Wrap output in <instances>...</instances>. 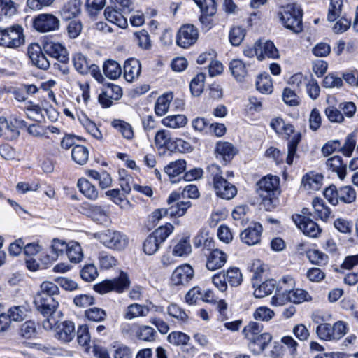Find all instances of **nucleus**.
<instances>
[{
    "mask_svg": "<svg viewBox=\"0 0 358 358\" xmlns=\"http://www.w3.org/2000/svg\"><path fill=\"white\" fill-rule=\"evenodd\" d=\"M257 193L262 199V203L266 210H272L278 203L280 193L279 178L276 176H266L257 183Z\"/></svg>",
    "mask_w": 358,
    "mask_h": 358,
    "instance_id": "nucleus-1",
    "label": "nucleus"
},
{
    "mask_svg": "<svg viewBox=\"0 0 358 358\" xmlns=\"http://www.w3.org/2000/svg\"><path fill=\"white\" fill-rule=\"evenodd\" d=\"M280 20L284 26L294 33L302 31V10L295 3L288 4L283 7L280 13Z\"/></svg>",
    "mask_w": 358,
    "mask_h": 358,
    "instance_id": "nucleus-2",
    "label": "nucleus"
},
{
    "mask_svg": "<svg viewBox=\"0 0 358 358\" xmlns=\"http://www.w3.org/2000/svg\"><path fill=\"white\" fill-rule=\"evenodd\" d=\"M24 43L23 29L13 25L5 29L0 28V45L8 48H17Z\"/></svg>",
    "mask_w": 358,
    "mask_h": 358,
    "instance_id": "nucleus-3",
    "label": "nucleus"
},
{
    "mask_svg": "<svg viewBox=\"0 0 358 358\" xmlns=\"http://www.w3.org/2000/svg\"><path fill=\"white\" fill-rule=\"evenodd\" d=\"M273 303L276 306H282L287 302H292L293 303H301L304 301H310L312 297L309 293L302 289H295L288 290L285 289V291L280 292L278 290L275 295L273 297Z\"/></svg>",
    "mask_w": 358,
    "mask_h": 358,
    "instance_id": "nucleus-4",
    "label": "nucleus"
},
{
    "mask_svg": "<svg viewBox=\"0 0 358 358\" xmlns=\"http://www.w3.org/2000/svg\"><path fill=\"white\" fill-rule=\"evenodd\" d=\"M96 237L106 248L121 250L128 244L127 236L117 231L107 229L96 234Z\"/></svg>",
    "mask_w": 358,
    "mask_h": 358,
    "instance_id": "nucleus-5",
    "label": "nucleus"
},
{
    "mask_svg": "<svg viewBox=\"0 0 358 358\" xmlns=\"http://www.w3.org/2000/svg\"><path fill=\"white\" fill-rule=\"evenodd\" d=\"M130 281L128 275L122 272L117 278L106 280L94 285V290L99 294H106L111 291L118 293L123 292L129 287Z\"/></svg>",
    "mask_w": 358,
    "mask_h": 358,
    "instance_id": "nucleus-6",
    "label": "nucleus"
},
{
    "mask_svg": "<svg viewBox=\"0 0 358 358\" xmlns=\"http://www.w3.org/2000/svg\"><path fill=\"white\" fill-rule=\"evenodd\" d=\"M199 38V31L193 24H186L182 25L178 31L176 43L183 48H187L194 45Z\"/></svg>",
    "mask_w": 358,
    "mask_h": 358,
    "instance_id": "nucleus-7",
    "label": "nucleus"
},
{
    "mask_svg": "<svg viewBox=\"0 0 358 358\" xmlns=\"http://www.w3.org/2000/svg\"><path fill=\"white\" fill-rule=\"evenodd\" d=\"M180 194L176 192H172L169 196L167 203L169 206L167 209L169 216L171 217H182L192 206L190 201H180Z\"/></svg>",
    "mask_w": 358,
    "mask_h": 358,
    "instance_id": "nucleus-8",
    "label": "nucleus"
},
{
    "mask_svg": "<svg viewBox=\"0 0 358 358\" xmlns=\"http://www.w3.org/2000/svg\"><path fill=\"white\" fill-rule=\"evenodd\" d=\"M59 24V19L50 13L40 14L34 20V27L41 32L57 30Z\"/></svg>",
    "mask_w": 358,
    "mask_h": 358,
    "instance_id": "nucleus-9",
    "label": "nucleus"
},
{
    "mask_svg": "<svg viewBox=\"0 0 358 358\" xmlns=\"http://www.w3.org/2000/svg\"><path fill=\"white\" fill-rule=\"evenodd\" d=\"M292 220L304 234L316 238L321 233V229L318 224L310 217L299 214L292 215Z\"/></svg>",
    "mask_w": 358,
    "mask_h": 358,
    "instance_id": "nucleus-10",
    "label": "nucleus"
},
{
    "mask_svg": "<svg viewBox=\"0 0 358 358\" xmlns=\"http://www.w3.org/2000/svg\"><path fill=\"white\" fill-rule=\"evenodd\" d=\"M281 134H284L287 137H289L292 134H294L288 143L287 156L286 158V162L289 165H292L293 163L294 157L296 155L298 144L301 141V136L300 133L294 134L293 125L286 123L285 124L283 129H282Z\"/></svg>",
    "mask_w": 358,
    "mask_h": 358,
    "instance_id": "nucleus-11",
    "label": "nucleus"
},
{
    "mask_svg": "<svg viewBox=\"0 0 358 358\" xmlns=\"http://www.w3.org/2000/svg\"><path fill=\"white\" fill-rule=\"evenodd\" d=\"M34 303L36 310L43 316L54 313L58 307L59 303L55 297L47 296L43 294L36 295Z\"/></svg>",
    "mask_w": 358,
    "mask_h": 358,
    "instance_id": "nucleus-12",
    "label": "nucleus"
},
{
    "mask_svg": "<svg viewBox=\"0 0 358 358\" xmlns=\"http://www.w3.org/2000/svg\"><path fill=\"white\" fill-rule=\"evenodd\" d=\"M27 55L32 64L41 69H48L50 62L42 52L41 46L38 43H31L27 48Z\"/></svg>",
    "mask_w": 358,
    "mask_h": 358,
    "instance_id": "nucleus-13",
    "label": "nucleus"
},
{
    "mask_svg": "<svg viewBox=\"0 0 358 358\" xmlns=\"http://www.w3.org/2000/svg\"><path fill=\"white\" fill-rule=\"evenodd\" d=\"M45 52L62 63L69 61V53L66 48L59 43L46 42L43 45Z\"/></svg>",
    "mask_w": 358,
    "mask_h": 358,
    "instance_id": "nucleus-14",
    "label": "nucleus"
},
{
    "mask_svg": "<svg viewBox=\"0 0 358 358\" xmlns=\"http://www.w3.org/2000/svg\"><path fill=\"white\" fill-rule=\"evenodd\" d=\"M262 233V225L259 223H255L243 231L240 234V238L243 243L248 245H254L260 242Z\"/></svg>",
    "mask_w": 358,
    "mask_h": 358,
    "instance_id": "nucleus-15",
    "label": "nucleus"
},
{
    "mask_svg": "<svg viewBox=\"0 0 358 358\" xmlns=\"http://www.w3.org/2000/svg\"><path fill=\"white\" fill-rule=\"evenodd\" d=\"M258 51V60L262 61L265 58L278 59L280 56L279 52L271 41H257Z\"/></svg>",
    "mask_w": 358,
    "mask_h": 358,
    "instance_id": "nucleus-16",
    "label": "nucleus"
},
{
    "mask_svg": "<svg viewBox=\"0 0 358 358\" xmlns=\"http://www.w3.org/2000/svg\"><path fill=\"white\" fill-rule=\"evenodd\" d=\"M194 277V270L188 264L177 267L172 273L171 281L175 285H185Z\"/></svg>",
    "mask_w": 358,
    "mask_h": 358,
    "instance_id": "nucleus-17",
    "label": "nucleus"
},
{
    "mask_svg": "<svg viewBox=\"0 0 358 358\" xmlns=\"http://www.w3.org/2000/svg\"><path fill=\"white\" fill-rule=\"evenodd\" d=\"M213 185L216 195L223 199L230 200L237 194L236 187L224 178Z\"/></svg>",
    "mask_w": 358,
    "mask_h": 358,
    "instance_id": "nucleus-18",
    "label": "nucleus"
},
{
    "mask_svg": "<svg viewBox=\"0 0 358 358\" xmlns=\"http://www.w3.org/2000/svg\"><path fill=\"white\" fill-rule=\"evenodd\" d=\"M55 337L63 343L70 342L75 336V325L71 321L61 322L55 329Z\"/></svg>",
    "mask_w": 358,
    "mask_h": 358,
    "instance_id": "nucleus-19",
    "label": "nucleus"
},
{
    "mask_svg": "<svg viewBox=\"0 0 358 358\" xmlns=\"http://www.w3.org/2000/svg\"><path fill=\"white\" fill-rule=\"evenodd\" d=\"M82 208L85 210V214L98 224H105L108 222V213L101 206L85 203Z\"/></svg>",
    "mask_w": 358,
    "mask_h": 358,
    "instance_id": "nucleus-20",
    "label": "nucleus"
},
{
    "mask_svg": "<svg viewBox=\"0 0 358 358\" xmlns=\"http://www.w3.org/2000/svg\"><path fill=\"white\" fill-rule=\"evenodd\" d=\"M272 336L268 333H262L253 339L249 340L248 348L255 355H260L271 343Z\"/></svg>",
    "mask_w": 358,
    "mask_h": 358,
    "instance_id": "nucleus-21",
    "label": "nucleus"
},
{
    "mask_svg": "<svg viewBox=\"0 0 358 358\" xmlns=\"http://www.w3.org/2000/svg\"><path fill=\"white\" fill-rule=\"evenodd\" d=\"M67 248L68 243L66 241L59 238H53L50 245L52 254L51 255H45V259H41L42 262L45 264H48L49 263L57 260L59 256L64 254V251L66 252Z\"/></svg>",
    "mask_w": 358,
    "mask_h": 358,
    "instance_id": "nucleus-22",
    "label": "nucleus"
},
{
    "mask_svg": "<svg viewBox=\"0 0 358 358\" xmlns=\"http://www.w3.org/2000/svg\"><path fill=\"white\" fill-rule=\"evenodd\" d=\"M227 259V255L223 251L213 250L207 257L206 268L210 271L219 269L225 264Z\"/></svg>",
    "mask_w": 358,
    "mask_h": 358,
    "instance_id": "nucleus-23",
    "label": "nucleus"
},
{
    "mask_svg": "<svg viewBox=\"0 0 358 358\" xmlns=\"http://www.w3.org/2000/svg\"><path fill=\"white\" fill-rule=\"evenodd\" d=\"M80 0H70L66 3L61 10L59 14L64 20H69L78 17L81 12Z\"/></svg>",
    "mask_w": 358,
    "mask_h": 358,
    "instance_id": "nucleus-24",
    "label": "nucleus"
},
{
    "mask_svg": "<svg viewBox=\"0 0 358 358\" xmlns=\"http://www.w3.org/2000/svg\"><path fill=\"white\" fill-rule=\"evenodd\" d=\"M126 14L120 12L119 9L115 7L108 6L104 10L106 20L122 29L126 28L128 25Z\"/></svg>",
    "mask_w": 358,
    "mask_h": 358,
    "instance_id": "nucleus-25",
    "label": "nucleus"
},
{
    "mask_svg": "<svg viewBox=\"0 0 358 358\" xmlns=\"http://www.w3.org/2000/svg\"><path fill=\"white\" fill-rule=\"evenodd\" d=\"M123 69L125 80L128 82H133L138 78L141 73V63L136 59H129L125 61Z\"/></svg>",
    "mask_w": 358,
    "mask_h": 358,
    "instance_id": "nucleus-26",
    "label": "nucleus"
},
{
    "mask_svg": "<svg viewBox=\"0 0 358 358\" xmlns=\"http://www.w3.org/2000/svg\"><path fill=\"white\" fill-rule=\"evenodd\" d=\"M155 143L157 148H166L169 150L177 149V145L168 131L159 130L155 136Z\"/></svg>",
    "mask_w": 358,
    "mask_h": 358,
    "instance_id": "nucleus-27",
    "label": "nucleus"
},
{
    "mask_svg": "<svg viewBox=\"0 0 358 358\" xmlns=\"http://www.w3.org/2000/svg\"><path fill=\"white\" fill-rule=\"evenodd\" d=\"M216 157L222 159L226 164L229 162L236 154V150L233 145L229 142H219L215 148Z\"/></svg>",
    "mask_w": 358,
    "mask_h": 358,
    "instance_id": "nucleus-28",
    "label": "nucleus"
},
{
    "mask_svg": "<svg viewBox=\"0 0 358 358\" xmlns=\"http://www.w3.org/2000/svg\"><path fill=\"white\" fill-rule=\"evenodd\" d=\"M19 135L20 132L15 125L9 123L5 117H0V137L12 141L17 138Z\"/></svg>",
    "mask_w": 358,
    "mask_h": 358,
    "instance_id": "nucleus-29",
    "label": "nucleus"
},
{
    "mask_svg": "<svg viewBox=\"0 0 358 358\" xmlns=\"http://www.w3.org/2000/svg\"><path fill=\"white\" fill-rule=\"evenodd\" d=\"M186 168V162L184 159H178L170 162L164 170L169 177L171 182H176L174 178L184 172Z\"/></svg>",
    "mask_w": 358,
    "mask_h": 358,
    "instance_id": "nucleus-30",
    "label": "nucleus"
},
{
    "mask_svg": "<svg viewBox=\"0 0 358 358\" xmlns=\"http://www.w3.org/2000/svg\"><path fill=\"white\" fill-rule=\"evenodd\" d=\"M326 165L329 169L336 173L341 180H343L346 176V164L343 162L341 156H334L327 160Z\"/></svg>",
    "mask_w": 358,
    "mask_h": 358,
    "instance_id": "nucleus-31",
    "label": "nucleus"
},
{
    "mask_svg": "<svg viewBox=\"0 0 358 358\" xmlns=\"http://www.w3.org/2000/svg\"><path fill=\"white\" fill-rule=\"evenodd\" d=\"M253 287H255L254 291L255 297L263 298L272 294L276 287V282L273 279L266 280L261 285L253 282Z\"/></svg>",
    "mask_w": 358,
    "mask_h": 358,
    "instance_id": "nucleus-32",
    "label": "nucleus"
},
{
    "mask_svg": "<svg viewBox=\"0 0 358 358\" xmlns=\"http://www.w3.org/2000/svg\"><path fill=\"white\" fill-rule=\"evenodd\" d=\"M77 186L80 192L89 199L95 200L98 197L99 193L96 187L88 180L85 178L79 179Z\"/></svg>",
    "mask_w": 358,
    "mask_h": 358,
    "instance_id": "nucleus-33",
    "label": "nucleus"
},
{
    "mask_svg": "<svg viewBox=\"0 0 358 358\" xmlns=\"http://www.w3.org/2000/svg\"><path fill=\"white\" fill-rule=\"evenodd\" d=\"M66 255L69 261L72 263H79L83 258V252L80 243L77 241H71L68 243Z\"/></svg>",
    "mask_w": 358,
    "mask_h": 358,
    "instance_id": "nucleus-34",
    "label": "nucleus"
},
{
    "mask_svg": "<svg viewBox=\"0 0 358 358\" xmlns=\"http://www.w3.org/2000/svg\"><path fill=\"white\" fill-rule=\"evenodd\" d=\"M78 118L80 124L89 134H90L96 140H102V133L93 121L90 120L85 115H82Z\"/></svg>",
    "mask_w": 358,
    "mask_h": 358,
    "instance_id": "nucleus-35",
    "label": "nucleus"
},
{
    "mask_svg": "<svg viewBox=\"0 0 358 358\" xmlns=\"http://www.w3.org/2000/svg\"><path fill=\"white\" fill-rule=\"evenodd\" d=\"M27 117L36 122H41L44 118L43 112H46L39 105L28 101L24 106Z\"/></svg>",
    "mask_w": 358,
    "mask_h": 358,
    "instance_id": "nucleus-36",
    "label": "nucleus"
},
{
    "mask_svg": "<svg viewBox=\"0 0 358 358\" xmlns=\"http://www.w3.org/2000/svg\"><path fill=\"white\" fill-rule=\"evenodd\" d=\"M135 335L139 340L146 342H153L156 338L157 332L152 327L141 325L136 327Z\"/></svg>",
    "mask_w": 358,
    "mask_h": 358,
    "instance_id": "nucleus-37",
    "label": "nucleus"
},
{
    "mask_svg": "<svg viewBox=\"0 0 358 358\" xmlns=\"http://www.w3.org/2000/svg\"><path fill=\"white\" fill-rule=\"evenodd\" d=\"M315 216L323 221H327L330 216L331 210L322 199L315 198L312 201Z\"/></svg>",
    "mask_w": 358,
    "mask_h": 358,
    "instance_id": "nucleus-38",
    "label": "nucleus"
},
{
    "mask_svg": "<svg viewBox=\"0 0 358 358\" xmlns=\"http://www.w3.org/2000/svg\"><path fill=\"white\" fill-rule=\"evenodd\" d=\"M173 97L172 93H166L157 99L155 111L157 115L163 116L167 113Z\"/></svg>",
    "mask_w": 358,
    "mask_h": 358,
    "instance_id": "nucleus-39",
    "label": "nucleus"
},
{
    "mask_svg": "<svg viewBox=\"0 0 358 358\" xmlns=\"http://www.w3.org/2000/svg\"><path fill=\"white\" fill-rule=\"evenodd\" d=\"M323 176L321 174L310 173L303 178L302 183L308 189L317 190L320 188Z\"/></svg>",
    "mask_w": 358,
    "mask_h": 358,
    "instance_id": "nucleus-40",
    "label": "nucleus"
},
{
    "mask_svg": "<svg viewBox=\"0 0 358 358\" xmlns=\"http://www.w3.org/2000/svg\"><path fill=\"white\" fill-rule=\"evenodd\" d=\"M149 312L150 309L148 306L133 303L127 307L124 317L131 320L138 317L146 316Z\"/></svg>",
    "mask_w": 358,
    "mask_h": 358,
    "instance_id": "nucleus-41",
    "label": "nucleus"
},
{
    "mask_svg": "<svg viewBox=\"0 0 358 358\" xmlns=\"http://www.w3.org/2000/svg\"><path fill=\"white\" fill-rule=\"evenodd\" d=\"M348 330V324L344 321H338L333 325L330 324L331 341H338L347 334Z\"/></svg>",
    "mask_w": 358,
    "mask_h": 358,
    "instance_id": "nucleus-42",
    "label": "nucleus"
},
{
    "mask_svg": "<svg viewBox=\"0 0 358 358\" xmlns=\"http://www.w3.org/2000/svg\"><path fill=\"white\" fill-rule=\"evenodd\" d=\"M338 201L344 203H352L355 201L357 194L355 189L350 185L343 186L338 189Z\"/></svg>",
    "mask_w": 358,
    "mask_h": 358,
    "instance_id": "nucleus-43",
    "label": "nucleus"
},
{
    "mask_svg": "<svg viewBox=\"0 0 358 358\" xmlns=\"http://www.w3.org/2000/svg\"><path fill=\"white\" fill-rule=\"evenodd\" d=\"M103 70L104 74L113 80L117 78L122 73L120 65L116 61L112 59H109L104 63Z\"/></svg>",
    "mask_w": 358,
    "mask_h": 358,
    "instance_id": "nucleus-44",
    "label": "nucleus"
},
{
    "mask_svg": "<svg viewBox=\"0 0 358 358\" xmlns=\"http://www.w3.org/2000/svg\"><path fill=\"white\" fill-rule=\"evenodd\" d=\"M77 341L80 346L85 348L87 352L90 351L91 336L87 325H81L77 330Z\"/></svg>",
    "mask_w": 358,
    "mask_h": 358,
    "instance_id": "nucleus-45",
    "label": "nucleus"
},
{
    "mask_svg": "<svg viewBox=\"0 0 358 358\" xmlns=\"http://www.w3.org/2000/svg\"><path fill=\"white\" fill-rule=\"evenodd\" d=\"M71 156L76 163L83 165L87 163L89 158L88 149L85 146L76 145L72 149Z\"/></svg>",
    "mask_w": 358,
    "mask_h": 358,
    "instance_id": "nucleus-46",
    "label": "nucleus"
},
{
    "mask_svg": "<svg viewBox=\"0 0 358 358\" xmlns=\"http://www.w3.org/2000/svg\"><path fill=\"white\" fill-rule=\"evenodd\" d=\"M45 317L46 318L42 322L43 329L47 331H55L57 326L60 324V318L62 317V313L56 310L54 313L47 314Z\"/></svg>",
    "mask_w": 358,
    "mask_h": 358,
    "instance_id": "nucleus-47",
    "label": "nucleus"
},
{
    "mask_svg": "<svg viewBox=\"0 0 358 358\" xmlns=\"http://www.w3.org/2000/svg\"><path fill=\"white\" fill-rule=\"evenodd\" d=\"M231 74L238 80H241L247 75L245 64L241 59H233L229 64Z\"/></svg>",
    "mask_w": 358,
    "mask_h": 358,
    "instance_id": "nucleus-48",
    "label": "nucleus"
},
{
    "mask_svg": "<svg viewBox=\"0 0 358 358\" xmlns=\"http://www.w3.org/2000/svg\"><path fill=\"white\" fill-rule=\"evenodd\" d=\"M112 126L120 132L122 136L128 140H131L134 137V131L131 126L122 120H114L112 122Z\"/></svg>",
    "mask_w": 358,
    "mask_h": 358,
    "instance_id": "nucleus-49",
    "label": "nucleus"
},
{
    "mask_svg": "<svg viewBox=\"0 0 358 358\" xmlns=\"http://www.w3.org/2000/svg\"><path fill=\"white\" fill-rule=\"evenodd\" d=\"M87 174L90 178L99 180V186L102 189L108 187L112 183L110 176L106 171L99 173L94 170H88Z\"/></svg>",
    "mask_w": 358,
    "mask_h": 358,
    "instance_id": "nucleus-50",
    "label": "nucleus"
},
{
    "mask_svg": "<svg viewBox=\"0 0 358 358\" xmlns=\"http://www.w3.org/2000/svg\"><path fill=\"white\" fill-rule=\"evenodd\" d=\"M187 122V119L184 115H169L162 120V124L171 128L182 127Z\"/></svg>",
    "mask_w": 358,
    "mask_h": 358,
    "instance_id": "nucleus-51",
    "label": "nucleus"
},
{
    "mask_svg": "<svg viewBox=\"0 0 358 358\" xmlns=\"http://www.w3.org/2000/svg\"><path fill=\"white\" fill-rule=\"evenodd\" d=\"M224 274L227 282L231 287H238L243 282V275L238 268H230L224 273Z\"/></svg>",
    "mask_w": 358,
    "mask_h": 358,
    "instance_id": "nucleus-52",
    "label": "nucleus"
},
{
    "mask_svg": "<svg viewBox=\"0 0 358 358\" xmlns=\"http://www.w3.org/2000/svg\"><path fill=\"white\" fill-rule=\"evenodd\" d=\"M206 75L203 73H198L191 81L189 88L194 96L201 95L203 90Z\"/></svg>",
    "mask_w": 358,
    "mask_h": 358,
    "instance_id": "nucleus-53",
    "label": "nucleus"
},
{
    "mask_svg": "<svg viewBox=\"0 0 358 358\" xmlns=\"http://www.w3.org/2000/svg\"><path fill=\"white\" fill-rule=\"evenodd\" d=\"M73 63L75 69L81 74L89 73L90 63L87 58L81 53H76L73 57Z\"/></svg>",
    "mask_w": 358,
    "mask_h": 358,
    "instance_id": "nucleus-54",
    "label": "nucleus"
},
{
    "mask_svg": "<svg viewBox=\"0 0 358 358\" xmlns=\"http://www.w3.org/2000/svg\"><path fill=\"white\" fill-rule=\"evenodd\" d=\"M343 0H330V6L327 14L329 22L335 21L341 14Z\"/></svg>",
    "mask_w": 358,
    "mask_h": 358,
    "instance_id": "nucleus-55",
    "label": "nucleus"
},
{
    "mask_svg": "<svg viewBox=\"0 0 358 358\" xmlns=\"http://www.w3.org/2000/svg\"><path fill=\"white\" fill-rule=\"evenodd\" d=\"M324 114L329 121L332 123H342L344 122L345 118L343 114L338 108L334 106H329L324 110Z\"/></svg>",
    "mask_w": 358,
    "mask_h": 358,
    "instance_id": "nucleus-56",
    "label": "nucleus"
},
{
    "mask_svg": "<svg viewBox=\"0 0 358 358\" xmlns=\"http://www.w3.org/2000/svg\"><path fill=\"white\" fill-rule=\"evenodd\" d=\"M85 315L89 320L96 322H103L107 317L106 312L103 309L97 307L86 310Z\"/></svg>",
    "mask_w": 358,
    "mask_h": 358,
    "instance_id": "nucleus-57",
    "label": "nucleus"
},
{
    "mask_svg": "<svg viewBox=\"0 0 358 358\" xmlns=\"http://www.w3.org/2000/svg\"><path fill=\"white\" fill-rule=\"evenodd\" d=\"M262 324L258 322H251L244 327L243 333L245 338L249 341L262 334Z\"/></svg>",
    "mask_w": 358,
    "mask_h": 358,
    "instance_id": "nucleus-58",
    "label": "nucleus"
},
{
    "mask_svg": "<svg viewBox=\"0 0 358 358\" xmlns=\"http://www.w3.org/2000/svg\"><path fill=\"white\" fill-rule=\"evenodd\" d=\"M29 312L25 306H16L11 307L8 310V315L10 320L20 322L25 319Z\"/></svg>",
    "mask_w": 358,
    "mask_h": 358,
    "instance_id": "nucleus-59",
    "label": "nucleus"
},
{
    "mask_svg": "<svg viewBox=\"0 0 358 358\" xmlns=\"http://www.w3.org/2000/svg\"><path fill=\"white\" fill-rule=\"evenodd\" d=\"M189 339L188 335L181 331H173L167 337L169 343L176 346L187 345Z\"/></svg>",
    "mask_w": 358,
    "mask_h": 358,
    "instance_id": "nucleus-60",
    "label": "nucleus"
},
{
    "mask_svg": "<svg viewBox=\"0 0 358 358\" xmlns=\"http://www.w3.org/2000/svg\"><path fill=\"white\" fill-rule=\"evenodd\" d=\"M174 227L171 223H166L161 226L152 233V236L160 243H163L173 232Z\"/></svg>",
    "mask_w": 358,
    "mask_h": 358,
    "instance_id": "nucleus-61",
    "label": "nucleus"
},
{
    "mask_svg": "<svg viewBox=\"0 0 358 358\" xmlns=\"http://www.w3.org/2000/svg\"><path fill=\"white\" fill-rule=\"evenodd\" d=\"M192 248L189 239L187 238H182L175 245L173 255L181 257L189 254Z\"/></svg>",
    "mask_w": 358,
    "mask_h": 358,
    "instance_id": "nucleus-62",
    "label": "nucleus"
},
{
    "mask_svg": "<svg viewBox=\"0 0 358 358\" xmlns=\"http://www.w3.org/2000/svg\"><path fill=\"white\" fill-rule=\"evenodd\" d=\"M98 259L102 269H109L115 266L117 262L113 256L104 251L99 252Z\"/></svg>",
    "mask_w": 358,
    "mask_h": 358,
    "instance_id": "nucleus-63",
    "label": "nucleus"
},
{
    "mask_svg": "<svg viewBox=\"0 0 358 358\" xmlns=\"http://www.w3.org/2000/svg\"><path fill=\"white\" fill-rule=\"evenodd\" d=\"M245 36V30L241 27H234L229 31V41L230 43L237 46L241 44Z\"/></svg>",
    "mask_w": 358,
    "mask_h": 358,
    "instance_id": "nucleus-64",
    "label": "nucleus"
}]
</instances>
